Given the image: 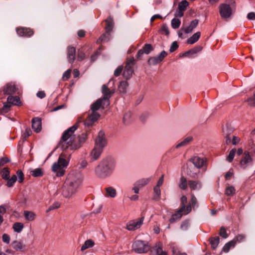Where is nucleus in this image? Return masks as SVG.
<instances>
[{"label":"nucleus","instance_id":"f257e3e1","mask_svg":"<svg viewBox=\"0 0 255 255\" xmlns=\"http://www.w3.org/2000/svg\"><path fill=\"white\" fill-rule=\"evenodd\" d=\"M82 121V118H79L78 121L74 126L64 132L60 139V143L63 150L68 148H70L72 150L77 149L81 147V144L85 141L86 137L84 136L82 137H79V143H76L75 141L76 137L74 134V132L77 129L79 124Z\"/></svg>","mask_w":255,"mask_h":255},{"label":"nucleus","instance_id":"f03ea898","mask_svg":"<svg viewBox=\"0 0 255 255\" xmlns=\"http://www.w3.org/2000/svg\"><path fill=\"white\" fill-rule=\"evenodd\" d=\"M82 182L80 176L69 175L60 189L62 195L65 198L71 197L77 191Z\"/></svg>","mask_w":255,"mask_h":255},{"label":"nucleus","instance_id":"7ed1b4c3","mask_svg":"<svg viewBox=\"0 0 255 255\" xmlns=\"http://www.w3.org/2000/svg\"><path fill=\"white\" fill-rule=\"evenodd\" d=\"M115 168V159L112 157H107L95 168V174L99 177L105 178L113 173Z\"/></svg>","mask_w":255,"mask_h":255},{"label":"nucleus","instance_id":"20e7f679","mask_svg":"<svg viewBox=\"0 0 255 255\" xmlns=\"http://www.w3.org/2000/svg\"><path fill=\"white\" fill-rule=\"evenodd\" d=\"M71 154H66L63 152L60 154L58 161L54 162L52 166V170L53 172H57V175L61 176L64 175L65 170L69 164Z\"/></svg>","mask_w":255,"mask_h":255},{"label":"nucleus","instance_id":"39448f33","mask_svg":"<svg viewBox=\"0 0 255 255\" xmlns=\"http://www.w3.org/2000/svg\"><path fill=\"white\" fill-rule=\"evenodd\" d=\"M132 247L135 252L139 254L146 253L150 249L147 243L140 240L134 241Z\"/></svg>","mask_w":255,"mask_h":255},{"label":"nucleus","instance_id":"423d86ee","mask_svg":"<svg viewBox=\"0 0 255 255\" xmlns=\"http://www.w3.org/2000/svg\"><path fill=\"white\" fill-rule=\"evenodd\" d=\"M12 105L19 106L20 105L19 97L9 96L7 99V102L3 104V107L1 109V112L3 113L8 112Z\"/></svg>","mask_w":255,"mask_h":255},{"label":"nucleus","instance_id":"0eeeda50","mask_svg":"<svg viewBox=\"0 0 255 255\" xmlns=\"http://www.w3.org/2000/svg\"><path fill=\"white\" fill-rule=\"evenodd\" d=\"M253 164V159L248 151H245L240 160V166L242 169H245Z\"/></svg>","mask_w":255,"mask_h":255},{"label":"nucleus","instance_id":"6e6552de","mask_svg":"<svg viewBox=\"0 0 255 255\" xmlns=\"http://www.w3.org/2000/svg\"><path fill=\"white\" fill-rule=\"evenodd\" d=\"M3 92L4 94L9 95L19 93L18 86L12 82L6 84L3 87Z\"/></svg>","mask_w":255,"mask_h":255},{"label":"nucleus","instance_id":"1a4fd4ad","mask_svg":"<svg viewBox=\"0 0 255 255\" xmlns=\"http://www.w3.org/2000/svg\"><path fill=\"white\" fill-rule=\"evenodd\" d=\"M134 64V60L130 59L128 60L125 67L123 76L127 79L130 78L133 72V66Z\"/></svg>","mask_w":255,"mask_h":255},{"label":"nucleus","instance_id":"9d476101","mask_svg":"<svg viewBox=\"0 0 255 255\" xmlns=\"http://www.w3.org/2000/svg\"><path fill=\"white\" fill-rule=\"evenodd\" d=\"M144 217L136 220L129 221L127 226V229L129 231H133L139 229L143 224Z\"/></svg>","mask_w":255,"mask_h":255},{"label":"nucleus","instance_id":"9b49d317","mask_svg":"<svg viewBox=\"0 0 255 255\" xmlns=\"http://www.w3.org/2000/svg\"><path fill=\"white\" fill-rule=\"evenodd\" d=\"M100 117V115L97 113V112H93L92 111L91 114L88 115L87 118L83 121V118L82 121L84 122V124L85 126L90 127L92 126L93 124Z\"/></svg>","mask_w":255,"mask_h":255},{"label":"nucleus","instance_id":"f8f14e48","mask_svg":"<svg viewBox=\"0 0 255 255\" xmlns=\"http://www.w3.org/2000/svg\"><path fill=\"white\" fill-rule=\"evenodd\" d=\"M220 13L222 18L229 17L232 13V9L230 5L227 4H221L219 6Z\"/></svg>","mask_w":255,"mask_h":255},{"label":"nucleus","instance_id":"ddd939ff","mask_svg":"<svg viewBox=\"0 0 255 255\" xmlns=\"http://www.w3.org/2000/svg\"><path fill=\"white\" fill-rule=\"evenodd\" d=\"M102 93L104 96L103 99H102L104 102V104L106 105V106H108L110 104L109 99L114 93V92L111 91L107 86L104 85L102 87Z\"/></svg>","mask_w":255,"mask_h":255},{"label":"nucleus","instance_id":"4468645a","mask_svg":"<svg viewBox=\"0 0 255 255\" xmlns=\"http://www.w3.org/2000/svg\"><path fill=\"white\" fill-rule=\"evenodd\" d=\"M106 144L107 140L105 138V133L103 131L100 130L95 140V146L104 148Z\"/></svg>","mask_w":255,"mask_h":255},{"label":"nucleus","instance_id":"2eb2a0df","mask_svg":"<svg viewBox=\"0 0 255 255\" xmlns=\"http://www.w3.org/2000/svg\"><path fill=\"white\" fill-rule=\"evenodd\" d=\"M167 55L166 52L162 51L158 56L150 57L148 60V63L149 65H156L161 62Z\"/></svg>","mask_w":255,"mask_h":255},{"label":"nucleus","instance_id":"dca6fc26","mask_svg":"<svg viewBox=\"0 0 255 255\" xmlns=\"http://www.w3.org/2000/svg\"><path fill=\"white\" fill-rule=\"evenodd\" d=\"M16 32L18 35L20 36L30 37L34 34L33 30L26 27L17 28Z\"/></svg>","mask_w":255,"mask_h":255},{"label":"nucleus","instance_id":"f3484780","mask_svg":"<svg viewBox=\"0 0 255 255\" xmlns=\"http://www.w3.org/2000/svg\"><path fill=\"white\" fill-rule=\"evenodd\" d=\"M32 128L35 131L38 132L41 129V121L39 118H34L32 120Z\"/></svg>","mask_w":255,"mask_h":255},{"label":"nucleus","instance_id":"a211bd4d","mask_svg":"<svg viewBox=\"0 0 255 255\" xmlns=\"http://www.w3.org/2000/svg\"><path fill=\"white\" fill-rule=\"evenodd\" d=\"M76 49L72 46L67 48V57L69 63H73L75 59Z\"/></svg>","mask_w":255,"mask_h":255},{"label":"nucleus","instance_id":"6ab92c4d","mask_svg":"<svg viewBox=\"0 0 255 255\" xmlns=\"http://www.w3.org/2000/svg\"><path fill=\"white\" fill-rule=\"evenodd\" d=\"M107 106L104 104V102L102 99H99L94 102L91 106V110L93 112H97L101 107L104 109Z\"/></svg>","mask_w":255,"mask_h":255},{"label":"nucleus","instance_id":"aec40b11","mask_svg":"<svg viewBox=\"0 0 255 255\" xmlns=\"http://www.w3.org/2000/svg\"><path fill=\"white\" fill-rule=\"evenodd\" d=\"M191 161L195 166L198 168L202 167L205 163V160L203 158L198 156L192 158Z\"/></svg>","mask_w":255,"mask_h":255},{"label":"nucleus","instance_id":"412c9836","mask_svg":"<svg viewBox=\"0 0 255 255\" xmlns=\"http://www.w3.org/2000/svg\"><path fill=\"white\" fill-rule=\"evenodd\" d=\"M103 148L95 146L94 148L91 152V156L94 160H96L99 158L102 152H103Z\"/></svg>","mask_w":255,"mask_h":255},{"label":"nucleus","instance_id":"4be33fe9","mask_svg":"<svg viewBox=\"0 0 255 255\" xmlns=\"http://www.w3.org/2000/svg\"><path fill=\"white\" fill-rule=\"evenodd\" d=\"M198 22L199 21L197 19H194L192 20L189 26L184 29V32L186 33H191L193 30L197 27Z\"/></svg>","mask_w":255,"mask_h":255},{"label":"nucleus","instance_id":"5701e85b","mask_svg":"<svg viewBox=\"0 0 255 255\" xmlns=\"http://www.w3.org/2000/svg\"><path fill=\"white\" fill-rule=\"evenodd\" d=\"M11 246L16 251H23L25 247V246L23 245L22 242L17 241L12 242Z\"/></svg>","mask_w":255,"mask_h":255},{"label":"nucleus","instance_id":"b1692460","mask_svg":"<svg viewBox=\"0 0 255 255\" xmlns=\"http://www.w3.org/2000/svg\"><path fill=\"white\" fill-rule=\"evenodd\" d=\"M95 245V242L91 239L86 240L81 248V251L83 252L86 249L92 248Z\"/></svg>","mask_w":255,"mask_h":255},{"label":"nucleus","instance_id":"393cba45","mask_svg":"<svg viewBox=\"0 0 255 255\" xmlns=\"http://www.w3.org/2000/svg\"><path fill=\"white\" fill-rule=\"evenodd\" d=\"M188 183L189 187L192 190L199 189L201 187V183L199 181L189 180Z\"/></svg>","mask_w":255,"mask_h":255},{"label":"nucleus","instance_id":"a878e982","mask_svg":"<svg viewBox=\"0 0 255 255\" xmlns=\"http://www.w3.org/2000/svg\"><path fill=\"white\" fill-rule=\"evenodd\" d=\"M201 36L200 32H197L194 33L191 37L187 39V43L189 44H193L196 42Z\"/></svg>","mask_w":255,"mask_h":255},{"label":"nucleus","instance_id":"bb28decb","mask_svg":"<svg viewBox=\"0 0 255 255\" xmlns=\"http://www.w3.org/2000/svg\"><path fill=\"white\" fill-rule=\"evenodd\" d=\"M23 215L25 219L28 221L34 220L36 217V214L34 212L29 211H24Z\"/></svg>","mask_w":255,"mask_h":255},{"label":"nucleus","instance_id":"cd10ccee","mask_svg":"<svg viewBox=\"0 0 255 255\" xmlns=\"http://www.w3.org/2000/svg\"><path fill=\"white\" fill-rule=\"evenodd\" d=\"M105 196L108 197L114 198L117 194L116 190L112 187H109L105 189Z\"/></svg>","mask_w":255,"mask_h":255},{"label":"nucleus","instance_id":"c85d7f7f","mask_svg":"<svg viewBox=\"0 0 255 255\" xmlns=\"http://www.w3.org/2000/svg\"><path fill=\"white\" fill-rule=\"evenodd\" d=\"M193 140L192 136H188L184 138L182 141L179 142L176 145V147L178 148L182 146H185L191 142Z\"/></svg>","mask_w":255,"mask_h":255},{"label":"nucleus","instance_id":"c756f323","mask_svg":"<svg viewBox=\"0 0 255 255\" xmlns=\"http://www.w3.org/2000/svg\"><path fill=\"white\" fill-rule=\"evenodd\" d=\"M110 38V34L109 32H106L105 33L101 35L97 40V43L100 44L102 42H108Z\"/></svg>","mask_w":255,"mask_h":255},{"label":"nucleus","instance_id":"7c9ffc66","mask_svg":"<svg viewBox=\"0 0 255 255\" xmlns=\"http://www.w3.org/2000/svg\"><path fill=\"white\" fill-rule=\"evenodd\" d=\"M106 23L105 29L106 32L110 33L112 30L114 26L113 20L111 18L109 17L106 20Z\"/></svg>","mask_w":255,"mask_h":255},{"label":"nucleus","instance_id":"2f4dec72","mask_svg":"<svg viewBox=\"0 0 255 255\" xmlns=\"http://www.w3.org/2000/svg\"><path fill=\"white\" fill-rule=\"evenodd\" d=\"M222 130L224 135H230L234 131L233 128L228 124L224 126Z\"/></svg>","mask_w":255,"mask_h":255},{"label":"nucleus","instance_id":"473e14b6","mask_svg":"<svg viewBox=\"0 0 255 255\" xmlns=\"http://www.w3.org/2000/svg\"><path fill=\"white\" fill-rule=\"evenodd\" d=\"M128 83L126 81H122L120 83L118 86V90L120 93L125 94L127 92Z\"/></svg>","mask_w":255,"mask_h":255},{"label":"nucleus","instance_id":"72a5a7b5","mask_svg":"<svg viewBox=\"0 0 255 255\" xmlns=\"http://www.w3.org/2000/svg\"><path fill=\"white\" fill-rule=\"evenodd\" d=\"M153 250L155 251L157 255H167L166 253L162 251V246L160 243L156 245Z\"/></svg>","mask_w":255,"mask_h":255},{"label":"nucleus","instance_id":"f704fd0d","mask_svg":"<svg viewBox=\"0 0 255 255\" xmlns=\"http://www.w3.org/2000/svg\"><path fill=\"white\" fill-rule=\"evenodd\" d=\"M150 179H151L150 178H143V179H140L135 183V185L138 186V187H142L147 185L150 181Z\"/></svg>","mask_w":255,"mask_h":255},{"label":"nucleus","instance_id":"c9c22d12","mask_svg":"<svg viewBox=\"0 0 255 255\" xmlns=\"http://www.w3.org/2000/svg\"><path fill=\"white\" fill-rule=\"evenodd\" d=\"M220 238L219 237H215L211 238L210 239V244L211 245V247L213 249L215 250L217 247L219 243Z\"/></svg>","mask_w":255,"mask_h":255},{"label":"nucleus","instance_id":"e433bc0d","mask_svg":"<svg viewBox=\"0 0 255 255\" xmlns=\"http://www.w3.org/2000/svg\"><path fill=\"white\" fill-rule=\"evenodd\" d=\"M179 187L182 190H185L187 188V181L184 176H181L178 184Z\"/></svg>","mask_w":255,"mask_h":255},{"label":"nucleus","instance_id":"4c0bfd02","mask_svg":"<svg viewBox=\"0 0 255 255\" xmlns=\"http://www.w3.org/2000/svg\"><path fill=\"white\" fill-rule=\"evenodd\" d=\"M30 174L33 177H41L43 175V171L40 168H36L30 171Z\"/></svg>","mask_w":255,"mask_h":255},{"label":"nucleus","instance_id":"58836bf2","mask_svg":"<svg viewBox=\"0 0 255 255\" xmlns=\"http://www.w3.org/2000/svg\"><path fill=\"white\" fill-rule=\"evenodd\" d=\"M12 228L15 232L20 233L23 228V225L21 223L16 222L13 224Z\"/></svg>","mask_w":255,"mask_h":255},{"label":"nucleus","instance_id":"ea45409f","mask_svg":"<svg viewBox=\"0 0 255 255\" xmlns=\"http://www.w3.org/2000/svg\"><path fill=\"white\" fill-rule=\"evenodd\" d=\"M235 246L234 241L233 240L226 243L223 248V250L225 253H228L231 247H234Z\"/></svg>","mask_w":255,"mask_h":255},{"label":"nucleus","instance_id":"a19ab883","mask_svg":"<svg viewBox=\"0 0 255 255\" xmlns=\"http://www.w3.org/2000/svg\"><path fill=\"white\" fill-rule=\"evenodd\" d=\"M154 193L155 195L153 197V199L155 200H158L160 198L161 191L160 187L155 186L154 187Z\"/></svg>","mask_w":255,"mask_h":255},{"label":"nucleus","instance_id":"79ce46f5","mask_svg":"<svg viewBox=\"0 0 255 255\" xmlns=\"http://www.w3.org/2000/svg\"><path fill=\"white\" fill-rule=\"evenodd\" d=\"M6 212V206L1 205L0 206V225L3 221V216Z\"/></svg>","mask_w":255,"mask_h":255},{"label":"nucleus","instance_id":"37998d69","mask_svg":"<svg viewBox=\"0 0 255 255\" xmlns=\"http://www.w3.org/2000/svg\"><path fill=\"white\" fill-rule=\"evenodd\" d=\"M17 176L15 175H13L10 178H8V179H6L7 181V186L8 187H11L13 186L14 183L17 180Z\"/></svg>","mask_w":255,"mask_h":255},{"label":"nucleus","instance_id":"c03bdc74","mask_svg":"<svg viewBox=\"0 0 255 255\" xmlns=\"http://www.w3.org/2000/svg\"><path fill=\"white\" fill-rule=\"evenodd\" d=\"M181 212H179L178 210L175 214L173 215L171 218L169 219V222L170 223H173L176 220L179 219L181 218L182 214H181Z\"/></svg>","mask_w":255,"mask_h":255},{"label":"nucleus","instance_id":"a18cd8bd","mask_svg":"<svg viewBox=\"0 0 255 255\" xmlns=\"http://www.w3.org/2000/svg\"><path fill=\"white\" fill-rule=\"evenodd\" d=\"M235 189L233 186H229L225 190V194L227 196H233L235 193Z\"/></svg>","mask_w":255,"mask_h":255},{"label":"nucleus","instance_id":"49530a36","mask_svg":"<svg viewBox=\"0 0 255 255\" xmlns=\"http://www.w3.org/2000/svg\"><path fill=\"white\" fill-rule=\"evenodd\" d=\"M180 201H181V207L180 208V209L179 210V212H182L185 210V205L187 202V197L184 195L182 196L181 197Z\"/></svg>","mask_w":255,"mask_h":255},{"label":"nucleus","instance_id":"de8ad7c7","mask_svg":"<svg viewBox=\"0 0 255 255\" xmlns=\"http://www.w3.org/2000/svg\"><path fill=\"white\" fill-rule=\"evenodd\" d=\"M189 3L186 0H182L178 4V9L180 11H185Z\"/></svg>","mask_w":255,"mask_h":255},{"label":"nucleus","instance_id":"09e8293b","mask_svg":"<svg viewBox=\"0 0 255 255\" xmlns=\"http://www.w3.org/2000/svg\"><path fill=\"white\" fill-rule=\"evenodd\" d=\"M246 239V236L244 235L240 234L236 236L232 240L234 241L235 244L237 243H241L244 241Z\"/></svg>","mask_w":255,"mask_h":255},{"label":"nucleus","instance_id":"8fccbe9b","mask_svg":"<svg viewBox=\"0 0 255 255\" xmlns=\"http://www.w3.org/2000/svg\"><path fill=\"white\" fill-rule=\"evenodd\" d=\"M10 172L7 168H4L1 171V177L3 179L6 180L9 178Z\"/></svg>","mask_w":255,"mask_h":255},{"label":"nucleus","instance_id":"3c124183","mask_svg":"<svg viewBox=\"0 0 255 255\" xmlns=\"http://www.w3.org/2000/svg\"><path fill=\"white\" fill-rule=\"evenodd\" d=\"M180 24L181 21L178 18H174L171 21V25L174 29L178 28L180 26Z\"/></svg>","mask_w":255,"mask_h":255},{"label":"nucleus","instance_id":"603ef678","mask_svg":"<svg viewBox=\"0 0 255 255\" xmlns=\"http://www.w3.org/2000/svg\"><path fill=\"white\" fill-rule=\"evenodd\" d=\"M236 152V149L235 148L232 149L230 151L228 156L227 157V158H226L227 160L228 161H229V162H231L233 161V160L235 157Z\"/></svg>","mask_w":255,"mask_h":255},{"label":"nucleus","instance_id":"864d4df0","mask_svg":"<svg viewBox=\"0 0 255 255\" xmlns=\"http://www.w3.org/2000/svg\"><path fill=\"white\" fill-rule=\"evenodd\" d=\"M142 49L143 50V52L145 54H148L152 50V47L151 44H145Z\"/></svg>","mask_w":255,"mask_h":255},{"label":"nucleus","instance_id":"5fc2aeb1","mask_svg":"<svg viewBox=\"0 0 255 255\" xmlns=\"http://www.w3.org/2000/svg\"><path fill=\"white\" fill-rule=\"evenodd\" d=\"M16 174L18 177V181L19 183L22 182L24 179V175L22 171L18 170L16 172Z\"/></svg>","mask_w":255,"mask_h":255},{"label":"nucleus","instance_id":"6e6d98bb","mask_svg":"<svg viewBox=\"0 0 255 255\" xmlns=\"http://www.w3.org/2000/svg\"><path fill=\"white\" fill-rule=\"evenodd\" d=\"M60 204L58 202H55L53 203L52 205L49 207L47 212L50 211L51 210L58 209L60 207Z\"/></svg>","mask_w":255,"mask_h":255},{"label":"nucleus","instance_id":"4d7b16f0","mask_svg":"<svg viewBox=\"0 0 255 255\" xmlns=\"http://www.w3.org/2000/svg\"><path fill=\"white\" fill-rule=\"evenodd\" d=\"M220 235L224 239L227 238L228 236L226 230L224 227H222L220 229Z\"/></svg>","mask_w":255,"mask_h":255},{"label":"nucleus","instance_id":"13d9d810","mask_svg":"<svg viewBox=\"0 0 255 255\" xmlns=\"http://www.w3.org/2000/svg\"><path fill=\"white\" fill-rule=\"evenodd\" d=\"M71 70L68 69L66 71L63 75V79L64 81L67 80L70 77Z\"/></svg>","mask_w":255,"mask_h":255},{"label":"nucleus","instance_id":"bf43d9fd","mask_svg":"<svg viewBox=\"0 0 255 255\" xmlns=\"http://www.w3.org/2000/svg\"><path fill=\"white\" fill-rule=\"evenodd\" d=\"M192 207V206L190 204L187 205L186 207L185 206V210L183 212H181V214H182V215H185L188 214V213H189L191 212Z\"/></svg>","mask_w":255,"mask_h":255},{"label":"nucleus","instance_id":"052dcab7","mask_svg":"<svg viewBox=\"0 0 255 255\" xmlns=\"http://www.w3.org/2000/svg\"><path fill=\"white\" fill-rule=\"evenodd\" d=\"M161 31L163 34H165V35H168L169 33L168 27L166 24H163L162 25L161 28Z\"/></svg>","mask_w":255,"mask_h":255},{"label":"nucleus","instance_id":"680f3d73","mask_svg":"<svg viewBox=\"0 0 255 255\" xmlns=\"http://www.w3.org/2000/svg\"><path fill=\"white\" fill-rule=\"evenodd\" d=\"M31 134V130L29 128H26L25 131L23 133L24 139L26 140V138L28 137Z\"/></svg>","mask_w":255,"mask_h":255},{"label":"nucleus","instance_id":"e2e57ef3","mask_svg":"<svg viewBox=\"0 0 255 255\" xmlns=\"http://www.w3.org/2000/svg\"><path fill=\"white\" fill-rule=\"evenodd\" d=\"M123 66H119L114 71V75L116 77L119 76L123 71Z\"/></svg>","mask_w":255,"mask_h":255},{"label":"nucleus","instance_id":"0e129e2a","mask_svg":"<svg viewBox=\"0 0 255 255\" xmlns=\"http://www.w3.org/2000/svg\"><path fill=\"white\" fill-rule=\"evenodd\" d=\"M178 47V45L176 41L173 42L171 45L170 48V51L171 52H173L175 51L177 48Z\"/></svg>","mask_w":255,"mask_h":255},{"label":"nucleus","instance_id":"69168bd1","mask_svg":"<svg viewBox=\"0 0 255 255\" xmlns=\"http://www.w3.org/2000/svg\"><path fill=\"white\" fill-rule=\"evenodd\" d=\"M197 203V199L195 197L194 195H191V205L192 206L193 208L195 207L196 206Z\"/></svg>","mask_w":255,"mask_h":255},{"label":"nucleus","instance_id":"338daca9","mask_svg":"<svg viewBox=\"0 0 255 255\" xmlns=\"http://www.w3.org/2000/svg\"><path fill=\"white\" fill-rule=\"evenodd\" d=\"M85 56V53L82 51L79 50L77 55V58L79 60H82Z\"/></svg>","mask_w":255,"mask_h":255},{"label":"nucleus","instance_id":"774afa93","mask_svg":"<svg viewBox=\"0 0 255 255\" xmlns=\"http://www.w3.org/2000/svg\"><path fill=\"white\" fill-rule=\"evenodd\" d=\"M248 102L249 105L252 106H255V94H254V96L252 98H250L248 99Z\"/></svg>","mask_w":255,"mask_h":255}]
</instances>
